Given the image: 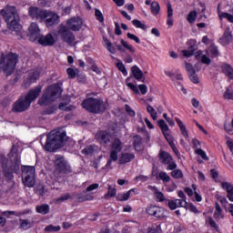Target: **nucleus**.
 Returning a JSON list of instances; mask_svg holds the SVG:
<instances>
[{
  "label": "nucleus",
  "instance_id": "5",
  "mask_svg": "<svg viewBox=\"0 0 233 233\" xmlns=\"http://www.w3.org/2000/svg\"><path fill=\"white\" fill-rule=\"evenodd\" d=\"M8 157L12 165L10 166V167H7L3 170L4 176L7 179H9V181H12V179L14 178V172H17V170H19L21 159V157H19V150L17 149V147H15V146H13V147L11 148V151L8 154Z\"/></svg>",
  "mask_w": 233,
  "mask_h": 233
},
{
  "label": "nucleus",
  "instance_id": "14",
  "mask_svg": "<svg viewBox=\"0 0 233 233\" xmlns=\"http://www.w3.org/2000/svg\"><path fill=\"white\" fill-rule=\"evenodd\" d=\"M43 90L42 86H37L28 91L25 98L32 105V102L35 101L41 95V92Z\"/></svg>",
  "mask_w": 233,
  "mask_h": 233
},
{
  "label": "nucleus",
  "instance_id": "33",
  "mask_svg": "<svg viewBox=\"0 0 233 233\" xmlns=\"http://www.w3.org/2000/svg\"><path fill=\"white\" fill-rule=\"evenodd\" d=\"M215 208H216L214 213L215 219H223L224 216L222 213L221 207L219 206V203L216 202Z\"/></svg>",
  "mask_w": 233,
  "mask_h": 233
},
{
  "label": "nucleus",
  "instance_id": "10",
  "mask_svg": "<svg viewBox=\"0 0 233 233\" xmlns=\"http://www.w3.org/2000/svg\"><path fill=\"white\" fill-rule=\"evenodd\" d=\"M54 163L56 170L60 172V174H71L72 167H70V165L65 160V157L61 155L55 156Z\"/></svg>",
  "mask_w": 233,
  "mask_h": 233
},
{
  "label": "nucleus",
  "instance_id": "25",
  "mask_svg": "<svg viewBox=\"0 0 233 233\" xmlns=\"http://www.w3.org/2000/svg\"><path fill=\"white\" fill-rule=\"evenodd\" d=\"M157 123H158V127L162 130V133L164 134V137H166V139H168V137H170V135L167 133L169 130L168 125H167V122H165V120L163 119L158 120Z\"/></svg>",
  "mask_w": 233,
  "mask_h": 233
},
{
  "label": "nucleus",
  "instance_id": "18",
  "mask_svg": "<svg viewBox=\"0 0 233 233\" xmlns=\"http://www.w3.org/2000/svg\"><path fill=\"white\" fill-rule=\"evenodd\" d=\"M98 139L103 147H107L110 143V134L106 131H100L98 134Z\"/></svg>",
  "mask_w": 233,
  "mask_h": 233
},
{
  "label": "nucleus",
  "instance_id": "36",
  "mask_svg": "<svg viewBox=\"0 0 233 233\" xmlns=\"http://www.w3.org/2000/svg\"><path fill=\"white\" fill-rule=\"evenodd\" d=\"M111 150H115L116 152H121L123 150V144L119 138L114 140Z\"/></svg>",
  "mask_w": 233,
  "mask_h": 233
},
{
  "label": "nucleus",
  "instance_id": "49",
  "mask_svg": "<svg viewBox=\"0 0 233 233\" xmlns=\"http://www.w3.org/2000/svg\"><path fill=\"white\" fill-rule=\"evenodd\" d=\"M219 18L220 19H228V21H229V23H233V15L228 13H221L219 15Z\"/></svg>",
  "mask_w": 233,
  "mask_h": 233
},
{
  "label": "nucleus",
  "instance_id": "43",
  "mask_svg": "<svg viewBox=\"0 0 233 233\" xmlns=\"http://www.w3.org/2000/svg\"><path fill=\"white\" fill-rule=\"evenodd\" d=\"M186 65V70L188 74V76L192 75V74H196V68H194V66H192V64L188 63V62H185Z\"/></svg>",
  "mask_w": 233,
  "mask_h": 233
},
{
  "label": "nucleus",
  "instance_id": "6",
  "mask_svg": "<svg viewBox=\"0 0 233 233\" xmlns=\"http://www.w3.org/2000/svg\"><path fill=\"white\" fill-rule=\"evenodd\" d=\"M108 105L100 98L88 97L82 102V107L91 114H101Z\"/></svg>",
  "mask_w": 233,
  "mask_h": 233
},
{
  "label": "nucleus",
  "instance_id": "55",
  "mask_svg": "<svg viewBox=\"0 0 233 233\" xmlns=\"http://www.w3.org/2000/svg\"><path fill=\"white\" fill-rule=\"evenodd\" d=\"M119 153V151H116V150H112L110 152V156H109V160L111 161H117V154Z\"/></svg>",
  "mask_w": 233,
  "mask_h": 233
},
{
  "label": "nucleus",
  "instance_id": "20",
  "mask_svg": "<svg viewBox=\"0 0 233 233\" xmlns=\"http://www.w3.org/2000/svg\"><path fill=\"white\" fill-rule=\"evenodd\" d=\"M131 72L135 79H137V81L142 80V83H145V76H143V71H141V69H139L137 66H132Z\"/></svg>",
  "mask_w": 233,
  "mask_h": 233
},
{
  "label": "nucleus",
  "instance_id": "31",
  "mask_svg": "<svg viewBox=\"0 0 233 233\" xmlns=\"http://www.w3.org/2000/svg\"><path fill=\"white\" fill-rule=\"evenodd\" d=\"M35 210L38 214L46 215L50 212V206L48 204H44L41 206H36Z\"/></svg>",
  "mask_w": 233,
  "mask_h": 233
},
{
  "label": "nucleus",
  "instance_id": "41",
  "mask_svg": "<svg viewBox=\"0 0 233 233\" xmlns=\"http://www.w3.org/2000/svg\"><path fill=\"white\" fill-rule=\"evenodd\" d=\"M171 176L175 179H181V177H183V171H181L180 169H174L171 172Z\"/></svg>",
  "mask_w": 233,
  "mask_h": 233
},
{
  "label": "nucleus",
  "instance_id": "7",
  "mask_svg": "<svg viewBox=\"0 0 233 233\" xmlns=\"http://www.w3.org/2000/svg\"><path fill=\"white\" fill-rule=\"evenodd\" d=\"M19 60V56L15 53H9L7 55H2L0 60V68L3 69L6 76H12L14 74V70H15V65H17V61Z\"/></svg>",
  "mask_w": 233,
  "mask_h": 233
},
{
  "label": "nucleus",
  "instance_id": "12",
  "mask_svg": "<svg viewBox=\"0 0 233 233\" xmlns=\"http://www.w3.org/2000/svg\"><path fill=\"white\" fill-rule=\"evenodd\" d=\"M68 30H73V32H79L83 27V20L79 17H73L67 20L66 26Z\"/></svg>",
  "mask_w": 233,
  "mask_h": 233
},
{
  "label": "nucleus",
  "instance_id": "27",
  "mask_svg": "<svg viewBox=\"0 0 233 233\" xmlns=\"http://www.w3.org/2000/svg\"><path fill=\"white\" fill-rule=\"evenodd\" d=\"M70 99H67L66 102H61L58 106L59 110H65V112H70L72 110H76V106H69Z\"/></svg>",
  "mask_w": 233,
  "mask_h": 233
},
{
  "label": "nucleus",
  "instance_id": "53",
  "mask_svg": "<svg viewBox=\"0 0 233 233\" xmlns=\"http://www.w3.org/2000/svg\"><path fill=\"white\" fill-rule=\"evenodd\" d=\"M167 165V170H176L177 168V165L176 164V161L172 158V160L169 161V163L166 164Z\"/></svg>",
  "mask_w": 233,
  "mask_h": 233
},
{
  "label": "nucleus",
  "instance_id": "23",
  "mask_svg": "<svg viewBox=\"0 0 233 233\" xmlns=\"http://www.w3.org/2000/svg\"><path fill=\"white\" fill-rule=\"evenodd\" d=\"M135 157L136 155H134V153H125L120 157L118 163L119 165H127V163H130V161H132V159Z\"/></svg>",
  "mask_w": 233,
  "mask_h": 233
},
{
  "label": "nucleus",
  "instance_id": "4",
  "mask_svg": "<svg viewBox=\"0 0 233 233\" xmlns=\"http://www.w3.org/2000/svg\"><path fill=\"white\" fill-rule=\"evenodd\" d=\"M62 92L63 89H61L59 84L49 86L38 99V105H40V106H48V105L56 101L57 97H60Z\"/></svg>",
  "mask_w": 233,
  "mask_h": 233
},
{
  "label": "nucleus",
  "instance_id": "2",
  "mask_svg": "<svg viewBox=\"0 0 233 233\" xmlns=\"http://www.w3.org/2000/svg\"><path fill=\"white\" fill-rule=\"evenodd\" d=\"M66 141H68L66 131L53 130L47 135L44 148L46 152H56V150L63 148Z\"/></svg>",
  "mask_w": 233,
  "mask_h": 233
},
{
  "label": "nucleus",
  "instance_id": "19",
  "mask_svg": "<svg viewBox=\"0 0 233 233\" xmlns=\"http://www.w3.org/2000/svg\"><path fill=\"white\" fill-rule=\"evenodd\" d=\"M221 187L223 190L227 191V198L229 201H233V186L228 182H222Z\"/></svg>",
  "mask_w": 233,
  "mask_h": 233
},
{
  "label": "nucleus",
  "instance_id": "35",
  "mask_svg": "<svg viewBox=\"0 0 233 233\" xmlns=\"http://www.w3.org/2000/svg\"><path fill=\"white\" fill-rule=\"evenodd\" d=\"M176 121L180 128L182 136H184V137L187 138L188 132L187 131V127H185V124H183V122L179 118H176Z\"/></svg>",
  "mask_w": 233,
  "mask_h": 233
},
{
  "label": "nucleus",
  "instance_id": "32",
  "mask_svg": "<svg viewBox=\"0 0 233 233\" xmlns=\"http://www.w3.org/2000/svg\"><path fill=\"white\" fill-rule=\"evenodd\" d=\"M35 194L38 196H46V193L48 192V189L44 186V184H38L36 187L35 188Z\"/></svg>",
  "mask_w": 233,
  "mask_h": 233
},
{
  "label": "nucleus",
  "instance_id": "1",
  "mask_svg": "<svg viewBox=\"0 0 233 233\" xmlns=\"http://www.w3.org/2000/svg\"><path fill=\"white\" fill-rule=\"evenodd\" d=\"M1 14L5 22H7V26L11 32H15L18 37H23L21 35V30H23V26L19 24L20 17L19 13H17V9L15 6L7 5L5 9L1 10Z\"/></svg>",
  "mask_w": 233,
  "mask_h": 233
},
{
  "label": "nucleus",
  "instance_id": "29",
  "mask_svg": "<svg viewBox=\"0 0 233 233\" xmlns=\"http://www.w3.org/2000/svg\"><path fill=\"white\" fill-rule=\"evenodd\" d=\"M133 145H134L135 150H137L139 152V150H141V146L143 145V138H141L139 135H136L133 137Z\"/></svg>",
  "mask_w": 233,
  "mask_h": 233
},
{
  "label": "nucleus",
  "instance_id": "34",
  "mask_svg": "<svg viewBox=\"0 0 233 233\" xmlns=\"http://www.w3.org/2000/svg\"><path fill=\"white\" fill-rule=\"evenodd\" d=\"M20 228H22V230H28V228H32V222L28 219H23L20 218Z\"/></svg>",
  "mask_w": 233,
  "mask_h": 233
},
{
  "label": "nucleus",
  "instance_id": "63",
  "mask_svg": "<svg viewBox=\"0 0 233 233\" xmlns=\"http://www.w3.org/2000/svg\"><path fill=\"white\" fill-rule=\"evenodd\" d=\"M106 48H107L108 52H110V54H116V46H114V45H112V43H108L106 46Z\"/></svg>",
  "mask_w": 233,
  "mask_h": 233
},
{
  "label": "nucleus",
  "instance_id": "22",
  "mask_svg": "<svg viewBox=\"0 0 233 233\" xmlns=\"http://www.w3.org/2000/svg\"><path fill=\"white\" fill-rule=\"evenodd\" d=\"M99 152V147L96 145L86 146L83 150L84 156H94V154Z\"/></svg>",
  "mask_w": 233,
  "mask_h": 233
},
{
  "label": "nucleus",
  "instance_id": "47",
  "mask_svg": "<svg viewBox=\"0 0 233 233\" xmlns=\"http://www.w3.org/2000/svg\"><path fill=\"white\" fill-rule=\"evenodd\" d=\"M121 45L122 46H124V48H127V50H129V52H131V54H134L136 52V49L134 48V46L128 45V43H127V41L125 40H121Z\"/></svg>",
  "mask_w": 233,
  "mask_h": 233
},
{
  "label": "nucleus",
  "instance_id": "62",
  "mask_svg": "<svg viewBox=\"0 0 233 233\" xmlns=\"http://www.w3.org/2000/svg\"><path fill=\"white\" fill-rule=\"evenodd\" d=\"M201 63H203L204 65H210L211 60L210 58H208V56H207L206 55H203L201 58Z\"/></svg>",
  "mask_w": 233,
  "mask_h": 233
},
{
  "label": "nucleus",
  "instance_id": "26",
  "mask_svg": "<svg viewBox=\"0 0 233 233\" xmlns=\"http://www.w3.org/2000/svg\"><path fill=\"white\" fill-rule=\"evenodd\" d=\"M70 99H67L66 102H61L58 106L59 110H65V112H70L72 110H76V106H69Z\"/></svg>",
  "mask_w": 233,
  "mask_h": 233
},
{
  "label": "nucleus",
  "instance_id": "46",
  "mask_svg": "<svg viewBox=\"0 0 233 233\" xmlns=\"http://www.w3.org/2000/svg\"><path fill=\"white\" fill-rule=\"evenodd\" d=\"M117 194V191L115 187H112V186L108 187L107 194L105 195V198H114Z\"/></svg>",
  "mask_w": 233,
  "mask_h": 233
},
{
  "label": "nucleus",
  "instance_id": "61",
  "mask_svg": "<svg viewBox=\"0 0 233 233\" xmlns=\"http://www.w3.org/2000/svg\"><path fill=\"white\" fill-rule=\"evenodd\" d=\"M127 86H128V88H130V90L135 92V94H139V88L137 87V86H136L132 83H127Z\"/></svg>",
  "mask_w": 233,
  "mask_h": 233
},
{
  "label": "nucleus",
  "instance_id": "13",
  "mask_svg": "<svg viewBox=\"0 0 233 233\" xmlns=\"http://www.w3.org/2000/svg\"><path fill=\"white\" fill-rule=\"evenodd\" d=\"M30 102L25 97H20L13 106V112H25L30 108Z\"/></svg>",
  "mask_w": 233,
  "mask_h": 233
},
{
  "label": "nucleus",
  "instance_id": "3",
  "mask_svg": "<svg viewBox=\"0 0 233 233\" xmlns=\"http://www.w3.org/2000/svg\"><path fill=\"white\" fill-rule=\"evenodd\" d=\"M29 41L33 42L38 39L39 45L43 46H53L56 45V38L52 34H47L45 36H41V29H39V25L35 23H32L28 27V34Z\"/></svg>",
  "mask_w": 233,
  "mask_h": 233
},
{
  "label": "nucleus",
  "instance_id": "11",
  "mask_svg": "<svg viewBox=\"0 0 233 233\" xmlns=\"http://www.w3.org/2000/svg\"><path fill=\"white\" fill-rule=\"evenodd\" d=\"M28 14L32 19H35L36 21L43 23V21H45L46 11L39 7L30 6L28 8Z\"/></svg>",
  "mask_w": 233,
  "mask_h": 233
},
{
  "label": "nucleus",
  "instance_id": "56",
  "mask_svg": "<svg viewBox=\"0 0 233 233\" xmlns=\"http://www.w3.org/2000/svg\"><path fill=\"white\" fill-rule=\"evenodd\" d=\"M188 77L190 81H192V83H194L195 85H198V83H199V77H198V74L195 73L188 75Z\"/></svg>",
  "mask_w": 233,
  "mask_h": 233
},
{
  "label": "nucleus",
  "instance_id": "24",
  "mask_svg": "<svg viewBox=\"0 0 233 233\" xmlns=\"http://www.w3.org/2000/svg\"><path fill=\"white\" fill-rule=\"evenodd\" d=\"M221 69L227 77L233 79V68L231 65L224 64L222 65Z\"/></svg>",
  "mask_w": 233,
  "mask_h": 233
},
{
  "label": "nucleus",
  "instance_id": "51",
  "mask_svg": "<svg viewBox=\"0 0 233 233\" xmlns=\"http://www.w3.org/2000/svg\"><path fill=\"white\" fill-rule=\"evenodd\" d=\"M196 17H198V13L196 11H192L187 15L188 23H194L196 21Z\"/></svg>",
  "mask_w": 233,
  "mask_h": 233
},
{
  "label": "nucleus",
  "instance_id": "17",
  "mask_svg": "<svg viewBox=\"0 0 233 233\" xmlns=\"http://www.w3.org/2000/svg\"><path fill=\"white\" fill-rule=\"evenodd\" d=\"M46 26H54V25H57L59 23V15L56 13L46 11L45 16Z\"/></svg>",
  "mask_w": 233,
  "mask_h": 233
},
{
  "label": "nucleus",
  "instance_id": "37",
  "mask_svg": "<svg viewBox=\"0 0 233 233\" xmlns=\"http://www.w3.org/2000/svg\"><path fill=\"white\" fill-rule=\"evenodd\" d=\"M160 10L161 7L159 6V3L156 1L151 3V14H153V15H157Z\"/></svg>",
  "mask_w": 233,
  "mask_h": 233
},
{
  "label": "nucleus",
  "instance_id": "28",
  "mask_svg": "<svg viewBox=\"0 0 233 233\" xmlns=\"http://www.w3.org/2000/svg\"><path fill=\"white\" fill-rule=\"evenodd\" d=\"M220 40L223 42V45H230V43L233 41L232 34L230 31L226 30Z\"/></svg>",
  "mask_w": 233,
  "mask_h": 233
},
{
  "label": "nucleus",
  "instance_id": "15",
  "mask_svg": "<svg viewBox=\"0 0 233 233\" xmlns=\"http://www.w3.org/2000/svg\"><path fill=\"white\" fill-rule=\"evenodd\" d=\"M147 213L149 216H154V218H157L161 219V218H165V208H159L157 206H150L147 208Z\"/></svg>",
  "mask_w": 233,
  "mask_h": 233
},
{
  "label": "nucleus",
  "instance_id": "42",
  "mask_svg": "<svg viewBox=\"0 0 233 233\" xmlns=\"http://www.w3.org/2000/svg\"><path fill=\"white\" fill-rule=\"evenodd\" d=\"M61 227L49 225L45 228V232H59Z\"/></svg>",
  "mask_w": 233,
  "mask_h": 233
},
{
  "label": "nucleus",
  "instance_id": "54",
  "mask_svg": "<svg viewBox=\"0 0 233 233\" xmlns=\"http://www.w3.org/2000/svg\"><path fill=\"white\" fill-rule=\"evenodd\" d=\"M95 15L99 23H103V21H105V16H103V13H101L99 9H96Z\"/></svg>",
  "mask_w": 233,
  "mask_h": 233
},
{
  "label": "nucleus",
  "instance_id": "16",
  "mask_svg": "<svg viewBox=\"0 0 233 233\" xmlns=\"http://www.w3.org/2000/svg\"><path fill=\"white\" fill-rule=\"evenodd\" d=\"M37 79H39V72L32 69L29 71L27 78L24 80L22 86L29 88L30 85H32V83H35Z\"/></svg>",
  "mask_w": 233,
  "mask_h": 233
},
{
  "label": "nucleus",
  "instance_id": "38",
  "mask_svg": "<svg viewBox=\"0 0 233 233\" xmlns=\"http://www.w3.org/2000/svg\"><path fill=\"white\" fill-rule=\"evenodd\" d=\"M194 52H196V46H191L187 50H182V54H183L184 57H192V56H194Z\"/></svg>",
  "mask_w": 233,
  "mask_h": 233
},
{
  "label": "nucleus",
  "instance_id": "8",
  "mask_svg": "<svg viewBox=\"0 0 233 233\" xmlns=\"http://www.w3.org/2000/svg\"><path fill=\"white\" fill-rule=\"evenodd\" d=\"M22 181L28 188L34 187V185H35V167L32 166H23Z\"/></svg>",
  "mask_w": 233,
  "mask_h": 233
},
{
  "label": "nucleus",
  "instance_id": "60",
  "mask_svg": "<svg viewBox=\"0 0 233 233\" xmlns=\"http://www.w3.org/2000/svg\"><path fill=\"white\" fill-rule=\"evenodd\" d=\"M66 72L70 79L76 78V70H74V68L69 67L66 69Z\"/></svg>",
  "mask_w": 233,
  "mask_h": 233
},
{
  "label": "nucleus",
  "instance_id": "9",
  "mask_svg": "<svg viewBox=\"0 0 233 233\" xmlns=\"http://www.w3.org/2000/svg\"><path fill=\"white\" fill-rule=\"evenodd\" d=\"M58 35L60 39L64 42L69 45V46H72L74 45V41H76V35L66 25H60L58 26Z\"/></svg>",
  "mask_w": 233,
  "mask_h": 233
},
{
  "label": "nucleus",
  "instance_id": "59",
  "mask_svg": "<svg viewBox=\"0 0 233 233\" xmlns=\"http://www.w3.org/2000/svg\"><path fill=\"white\" fill-rule=\"evenodd\" d=\"M116 66H117L118 70H120V72H122V74H124V76H127V68L125 67V65H123V63L118 62L116 64Z\"/></svg>",
  "mask_w": 233,
  "mask_h": 233
},
{
  "label": "nucleus",
  "instance_id": "45",
  "mask_svg": "<svg viewBox=\"0 0 233 233\" xmlns=\"http://www.w3.org/2000/svg\"><path fill=\"white\" fill-rule=\"evenodd\" d=\"M134 26H136V28H141V30H147V25L143 23H141V21L135 19L132 21Z\"/></svg>",
  "mask_w": 233,
  "mask_h": 233
},
{
  "label": "nucleus",
  "instance_id": "52",
  "mask_svg": "<svg viewBox=\"0 0 233 233\" xmlns=\"http://www.w3.org/2000/svg\"><path fill=\"white\" fill-rule=\"evenodd\" d=\"M196 154H198V156H200L202 159H204L205 161H208V157H207V153H205L203 149L201 148L196 149Z\"/></svg>",
  "mask_w": 233,
  "mask_h": 233
},
{
  "label": "nucleus",
  "instance_id": "50",
  "mask_svg": "<svg viewBox=\"0 0 233 233\" xmlns=\"http://www.w3.org/2000/svg\"><path fill=\"white\" fill-rule=\"evenodd\" d=\"M209 52L213 57H218V56H219V51H218V47L215 46L214 44L209 46Z\"/></svg>",
  "mask_w": 233,
  "mask_h": 233
},
{
  "label": "nucleus",
  "instance_id": "44",
  "mask_svg": "<svg viewBox=\"0 0 233 233\" xmlns=\"http://www.w3.org/2000/svg\"><path fill=\"white\" fill-rule=\"evenodd\" d=\"M0 162L2 163L3 170L10 168V167H8V158H6V157H5L4 155L0 156Z\"/></svg>",
  "mask_w": 233,
  "mask_h": 233
},
{
  "label": "nucleus",
  "instance_id": "30",
  "mask_svg": "<svg viewBox=\"0 0 233 233\" xmlns=\"http://www.w3.org/2000/svg\"><path fill=\"white\" fill-rule=\"evenodd\" d=\"M132 192H136V188H132L127 193L118 194L116 196L117 201H128V199L130 198V194H132Z\"/></svg>",
  "mask_w": 233,
  "mask_h": 233
},
{
  "label": "nucleus",
  "instance_id": "58",
  "mask_svg": "<svg viewBox=\"0 0 233 233\" xmlns=\"http://www.w3.org/2000/svg\"><path fill=\"white\" fill-rule=\"evenodd\" d=\"M225 99H233V91L228 88L224 93Z\"/></svg>",
  "mask_w": 233,
  "mask_h": 233
},
{
  "label": "nucleus",
  "instance_id": "40",
  "mask_svg": "<svg viewBox=\"0 0 233 233\" xmlns=\"http://www.w3.org/2000/svg\"><path fill=\"white\" fill-rule=\"evenodd\" d=\"M158 177L163 181V183H168V181H170V176H168L165 171L160 172Z\"/></svg>",
  "mask_w": 233,
  "mask_h": 233
},
{
  "label": "nucleus",
  "instance_id": "64",
  "mask_svg": "<svg viewBox=\"0 0 233 233\" xmlns=\"http://www.w3.org/2000/svg\"><path fill=\"white\" fill-rule=\"evenodd\" d=\"M138 89L140 90V92L143 96H145V94H147V92L148 90L147 87V85H139Z\"/></svg>",
  "mask_w": 233,
  "mask_h": 233
},
{
  "label": "nucleus",
  "instance_id": "21",
  "mask_svg": "<svg viewBox=\"0 0 233 233\" xmlns=\"http://www.w3.org/2000/svg\"><path fill=\"white\" fill-rule=\"evenodd\" d=\"M158 159L162 163V165H167L172 161V156H170L167 152L160 150L158 154Z\"/></svg>",
  "mask_w": 233,
  "mask_h": 233
},
{
  "label": "nucleus",
  "instance_id": "48",
  "mask_svg": "<svg viewBox=\"0 0 233 233\" xmlns=\"http://www.w3.org/2000/svg\"><path fill=\"white\" fill-rule=\"evenodd\" d=\"M173 201H175V205L177 206V208L184 207V208H185V207H188V203L185 199H175Z\"/></svg>",
  "mask_w": 233,
  "mask_h": 233
},
{
  "label": "nucleus",
  "instance_id": "57",
  "mask_svg": "<svg viewBox=\"0 0 233 233\" xmlns=\"http://www.w3.org/2000/svg\"><path fill=\"white\" fill-rule=\"evenodd\" d=\"M127 36L128 39H131L132 41H135V43L139 45V43H140L139 37L136 36V35L127 33Z\"/></svg>",
  "mask_w": 233,
  "mask_h": 233
},
{
  "label": "nucleus",
  "instance_id": "39",
  "mask_svg": "<svg viewBox=\"0 0 233 233\" xmlns=\"http://www.w3.org/2000/svg\"><path fill=\"white\" fill-rule=\"evenodd\" d=\"M147 110L148 114H150V116L152 117V119L156 121V119H157V112H156V109H154L152 106L147 105Z\"/></svg>",
  "mask_w": 233,
  "mask_h": 233
}]
</instances>
